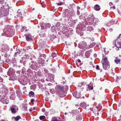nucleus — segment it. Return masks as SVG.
I'll return each mask as SVG.
<instances>
[{"instance_id": "obj_18", "label": "nucleus", "mask_w": 121, "mask_h": 121, "mask_svg": "<svg viewBox=\"0 0 121 121\" xmlns=\"http://www.w3.org/2000/svg\"><path fill=\"white\" fill-rule=\"evenodd\" d=\"M86 86H87V88L89 89L92 90L93 89V86L91 84L86 85Z\"/></svg>"}, {"instance_id": "obj_5", "label": "nucleus", "mask_w": 121, "mask_h": 121, "mask_svg": "<svg viewBox=\"0 0 121 121\" xmlns=\"http://www.w3.org/2000/svg\"><path fill=\"white\" fill-rule=\"evenodd\" d=\"M10 108L12 113H16V110H17L18 109L17 107L15 105H13L11 106Z\"/></svg>"}, {"instance_id": "obj_34", "label": "nucleus", "mask_w": 121, "mask_h": 121, "mask_svg": "<svg viewBox=\"0 0 121 121\" xmlns=\"http://www.w3.org/2000/svg\"><path fill=\"white\" fill-rule=\"evenodd\" d=\"M96 69L97 70H100V69L99 68V66L97 65L96 66Z\"/></svg>"}, {"instance_id": "obj_19", "label": "nucleus", "mask_w": 121, "mask_h": 121, "mask_svg": "<svg viewBox=\"0 0 121 121\" xmlns=\"http://www.w3.org/2000/svg\"><path fill=\"white\" fill-rule=\"evenodd\" d=\"M38 62L39 64H43L44 63L43 60L42 59H39L38 61Z\"/></svg>"}, {"instance_id": "obj_39", "label": "nucleus", "mask_w": 121, "mask_h": 121, "mask_svg": "<svg viewBox=\"0 0 121 121\" xmlns=\"http://www.w3.org/2000/svg\"><path fill=\"white\" fill-rule=\"evenodd\" d=\"M83 85V83L82 82L80 83L79 84V85H78V86L81 87Z\"/></svg>"}, {"instance_id": "obj_37", "label": "nucleus", "mask_w": 121, "mask_h": 121, "mask_svg": "<svg viewBox=\"0 0 121 121\" xmlns=\"http://www.w3.org/2000/svg\"><path fill=\"white\" fill-rule=\"evenodd\" d=\"M63 3L62 2H60V3H57V4L58 5H61L63 4Z\"/></svg>"}, {"instance_id": "obj_11", "label": "nucleus", "mask_w": 121, "mask_h": 121, "mask_svg": "<svg viewBox=\"0 0 121 121\" xmlns=\"http://www.w3.org/2000/svg\"><path fill=\"white\" fill-rule=\"evenodd\" d=\"M51 121H64L63 119L60 117L55 118L53 119Z\"/></svg>"}, {"instance_id": "obj_64", "label": "nucleus", "mask_w": 121, "mask_h": 121, "mask_svg": "<svg viewBox=\"0 0 121 121\" xmlns=\"http://www.w3.org/2000/svg\"><path fill=\"white\" fill-rule=\"evenodd\" d=\"M35 10V9H34V8H33V9H32V10Z\"/></svg>"}, {"instance_id": "obj_36", "label": "nucleus", "mask_w": 121, "mask_h": 121, "mask_svg": "<svg viewBox=\"0 0 121 121\" xmlns=\"http://www.w3.org/2000/svg\"><path fill=\"white\" fill-rule=\"evenodd\" d=\"M29 94L31 95H34V93L33 91H30L29 92Z\"/></svg>"}, {"instance_id": "obj_21", "label": "nucleus", "mask_w": 121, "mask_h": 121, "mask_svg": "<svg viewBox=\"0 0 121 121\" xmlns=\"http://www.w3.org/2000/svg\"><path fill=\"white\" fill-rule=\"evenodd\" d=\"M106 69H108L109 68V62L108 61L107 59H106Z\"/></svg>"}, {"instance_id": "obj_49", "label": "nucleus", "mask_w": 121, "mask_h": 121, "mask_svg": "<svg viewBox=\"0 0 121 121\" xmlns=\"http://www.w3.org/2000/svg\"><path fill=\"white\" fill-rule=\"evenodd\" d=\"M94 57H96L97 56V55L96 54H94Z\"/></svg>"}, {"instance_id": "obj_40", "label": "nucleus", "mask_w": 121, "mask_h": 121, "mask_svg": "<svg viewBox=\"0 0 121 121\" xmlns=\"http://www.w3.org/2000/svg\"><path fill=\"white\" fill-rule=\"evenodd\" d=\"M112 9H115V6H113V7H111L110 9H112Z\"/></svg>"}, {"instance_id": "obj_2", "label": "nucleus", "mask_w": 121, "mask_h": 121, "mask_svg": "<svg viewBox=\"0 0 121 121\" xmlns=\"http://www.w3.org/2000/svg\"><path fill=\"white\" fill-rule=\"evenodd\" d=\"M7 7L6 6H4V9H3L2 11L3 17H6L9 14V9L8 8H7Z\"/></svg>"}, {"instance_id": "obj_14", "label": "nucleus", "mask_w": 121, "mask_h": 121, "mask_svg": "<svg viewBox=\"0 0 121 121\" xmlns=\"http://www.w3.org/2000/svg\"><path fill=\"white\" fill-rule=\"evenodd\" d=\"M82 116L80 114L78 115L76 118V119L77 121H80L82 119Z\"/></svg>"}, {"instance_id": "obj_22", "label": "nucleus", "mask_w": 121, "mask_h": 121, "mask_svg": "<svg viewBox=\"0 0 121 121\" xmlns=\"http://www.w3.org/2000/svg\"><path fill=\"white\" fill-rule=\"evenodd\" d=\"M5 97L3 96V97H2L1 99V102H2L3 103H5Z\"/></svg>"}, {"instance_id": "obj_26", "label": "nucleus", "mask_w": 121, "mask_h": 121, "mask_svg": "<svg viewBox=\"0 0 121 121\" xmlns=\"http://www.w3.org/2000/svg\"><path fill=\"white\" fill-rule=\"evenodd\" d=\"M1 86L2 87V88L3 89H6L7 88L6 87V86L4 85L2 83L1 84Z\"/></svg>"}, {"instance_id": "obj_44", "label": "nucleus", "mask_w": 121, "mask_h": 121, "mask_svg": "<svg viewBox=\"0 0 121 121\" xmlns=\"http://www.w3.org/2000/svg\"><path fill=\"white\" fill-rule=\"evenodd\" d=\"M42 56L44 57H45L46 56V55L45 54H43L42 55Z\"/></svg>"}, {"instance_id": "obj_4", "label": "nucleus", "mask_w": 121, "mask_h": 121, "mask_svg": "<svg viewBox=\"0 0 121 121\" xmlns=\"http://www.w3.org/2000/svg\"><path fill=\"white\" fill-rule=\"evenodd\" d=\"M101 63L103 65V69L105 70L106 69V57L103 56V59L101 61Z\"/></svg>"}, {"instance_id": "obj_17", "label": "nucleus", "mask_w": 121, "mask_h": 121, "mask_svg": "<svg viewBox=\"0 0 121 121\" xmlns=\"http://www.w3.org/2000/svg\"><path fill=\"white\" fill-rule=\"evenodd\" d=\"M57 87L58 88L60 89L61 91H64V87L61 86L60 85H58L57 86Z\"/></svg>"}, {"instance_id": "obj_28", "label": "nucleus", "mask_w": 121, "mask_h": 121, "mask_svg": "<svg viewBox=\"0 0 121 121\" xmlns=\"http://www.w3.org/2000/svg\"><path fill=\"white\" fill-rule=\"evenodd\" d=\"M27 27H26L25 26H23V27L21 29V30L22 32H23L24 30L25 31V30H26V28Z\"/></svg>"}, {"instance_id": "obj_43", "label": "nucleus", "mask_w": 121, "mask_h": 121, "mask_svg": "<svg viewBox=\"0 0 121 121\" xmlns=\"http://www.w3.org/2000/svg\"><path fill=\"white\" fill-rule=\"evenodd\" d=\"M34 101V100L33 99H31V103H33Z\"/></svg>"}, {"instance_id": "obj_58", "label": "nucleus", "mask_w": 121, "mask_h": 121, "mask_svg": "<svg viewBox=\"0 0 121 121\" xmlns=\"http://www.w3.org/2000/svg\"><path fill=\"white\" fill-rule=\"evenodd\" d=\"M89 28H91L89 26L88 27H87V30H88V29H89Z\"/></svg>"}, {"instance_id": "obj_42", "label": "nucleus", "mask_w": 121, "mask_h": 121, "mask_svg": "<svg viewBox=\"0 0 121 121\" xmlns=\"http://www.w3.org/2000/svg\"><path fill=\"white\" fill-rule=\"evenodd\" d=\"M50 75L51 76L52 78H53L54 77V75L53 74H51Z\"/></svg>"}, {"instance_id": "obj_50", "label": "nucleus", "mask_w": 121, "mask_h": 121, "mask_svg": "<svg viewBox=\"0 0 121 121\" xmlns=\"http://www.w3.org/2000/svg\"><path fill=\"white\" fill-rule=\"evenodd\" d=\"M77 60H78V61L79 62H80V63L81 62V60H80V59H77Z\"/></svg>"}, {"instance_id": "obj_54", "label": "nucleus", "mask_w": 121, "mask_h": 121, "mask_svg": "<svg viewBox=\"0 0 121 121\" xmlns=\"http://www.w3.org/2000/svg\"><path fill=\"white\" fill-rule=\"evenodd\" d=\"M31 62L32 63H35V61L34 60H31Z\"/></svg>"}, {"instance_id": "obj_51", "label": "nucleus", "mask_w": 121, "mask_h": 121, "mask_svg": "<svg viewBox=\"0 0 121 121\" xmlns=\"http://www.w3.org/2000/svg\"><path fill=\"white\" fill-rule=\"evenodd\" d=\"M65 88L66 90H68V87L67 86H65Z\"/></svg>"}, {"instance_id": "obj_16", "label": "nucleus", "mask_w": 121, "mask_h": 121, "mask_svg": "<svg viewBox=\"0 0 121 121\" xmlns=\"http://www.w3.org/2000/svg\"><path fill=\"white\" fill-rule=\"evenodd\" d=\"M90 53L89 51H86L85 53V56L86 58H88L90 56Z\"/></svg>"}, {"instance_id": "obj_6", "label": "nucleus", "mask_w": 121, "mask_h": 121, "mask_svg": "<svg viewBox=\"0 0 121 121\" xmlns=\"http://www.w3.org/2000/svg\"><path fill=\"white\" fill-rule=\"evenodd\" d=\"M26 12L24 11H22L21 12H17L18 16L20 17H23L25 16Z\"/></svg>"}, {"instance_id": "obj_25", "label": "nucleus", "mask_w": 121, "mask_h": 121, "mask_svg": "<svg viewBox=\"0 0 121 121\" xmlns=\"http://www.w3.org/2000/svg\"><path fill=\"white\" fill-rule=\"evenodd\" d=\"M36 85L34 84L30 87V88L31 89L33 90H35L36 88Z\"/></svg>"}, {"instance_id": "obj_57", "label": "nucleus", "mask_w": 121, "mask_h": 121, "mask_svg": "<svg viewBox=\"0 0 121 121\" xmlns=\"http://www.w3.org/2000/svg\"><path fill=\"white\" fill-rule=\"evenodd\" d=\"M29 111L30 112H31L32 111V109H29Z\"/></svg>"}, {"instance_id": "obj_20", "label": "nucleus", "mask_w": 121, "mask_h": 121, "mask_svg": "<svg viewBox=\"0 0 121 121\" xmlns=\"http://www.w3.org/2000/svg\"><path fill=\"white\" fill-rule=\"evenodd\" d=\"M59 39L58 38H57L56 37L54 38L53 40L52 41L54 43L58 42L59 41Z\"/></svg>"}, {"instance_id": "obj_38", "label": "nucleus", "mask_w": 121, "mask_h": 121, "mask_svg": "<svg viewBox=\"0 0 121 121\" xmlns=\"http://www.w3.org/2000/svg\"><path fill=\"white\" fill-rule=\"evenodd\" d=\"M4 0H0V4H2L4 2Z\"/></svg>"}, {"instance_id": "obj_46", "label": "nucleus", "mask_w": 121, "mask_h": 121, "mask_svg": "<svg viewBox=\"0 0 121 121\" xmlns=\"http://www.w3.org/2000/svg\"><path fill=\"white\" fill-rule=\"evenodd\" d=\"M109 4L110 6L113 4V3L111 2H110L109 3Z\"/></svg>"}, {"instance_id": "obj_59", "label": "nucleus", "mask_w": 121, "mask_h": 121, "mask_svg": "<svg viewBox=\"0 0 121 121\" xmlns=\"http://www.w3.org/2000/svg\"><path fill=\"white\" fill-rule=\"evenodd\" d=\"M117 121H121V119H120L117 120Z\"/></svg>"}, {"instance_id": "obj_9", "label": "nucleus", "mask_w": 121, "mask_h": 121, "mask_svg": "<svg viewBox=\"0 0 121 121\" xmlns=\"http://www.w3.org/2000/svg\"><path fill=\"white\" fill-rule=\"evenodd\" d=\"M61 92H59L58 94H59V96L61 97H64L65 96V94L64 92V91H61Z\"/></svg>"}, {"instance_id": "obj_52", "label": "nucleus", "mask_w": 121, "mask_h": 121, "mask_svg": "<svg viewBox=\"0 0 121 121\" xmlns=\"http://www.w3.org/2000/svg\"><path fill=\"white\" fill-rule=\"evenodd\" d=\"M95 43H92L91 44V45H92L94 46H95Z\"/></svg>"}, {"instance_id": "obj_45", "label": "nucleus", "mask_w": 121, "mask_h": 121, "mask_svg": "<svg viewBox=\"0 0 121 121\" xmlns=\"http://www.w3.org/2000/svg\"><path fill=\"white\" fill-rule=\"evenodd\" d=\"M109 30L111 32L113 30L112 29L110 28L109 29Z\"/></svg>"}, {"instance_id": "obj_47", "label": "nucleus", "mask_w": 121, "mask_h": 121, "mask_svg": "<svg viewBox=\"0 0 121 121\" xmlns=\"http://www.w3.org/2000/svg\"><path fill=\"white\" fill-rule=\"evenodd\" d=\"M77 13L78 15H79V14L80 12L79 10H77Z\"/></svg>"}, {"instance_id": "obj_62", "label": "nucleus", "mask_w": 121, "mask_h": 121, "mask_svg": "<svg viewBox=\"0 0 121 121\" xmlns=\"http://www.w3.org/2000/svg\"><path fill=\"white\" fill-rule=\"evenodd\" d=\"M10 70L9 69L8 71V73H10Z\"/></svg>"}, {"instance_id": "obj_3", "label": "nucleus", "mask_w": 121, "mask_h": 121, "mask_svg": "<svg viewBox=\"0 0 121 121\" xmlns=\"http://www.w3.org/2000/svg\"><path fill=\"white\" fill-rule=\"evenodd\" d=\"M87 45L86 43L84 41L81 42L79 44L78 47L81 49L85 48Z\"/></svg>"}, {"instance_id": "obj_33", "label": "nucleus", "mask_w": 121, "mask_h": 121, "mask_svg": "<svg viewBox=\"0 0 121 121\" xmlns=\"http://www.w3.org/2000/svg\"><path fill=\"white\" fill-rule=\"evenodd\" d=\"M24 109H23V110H24V111H25V112L26 113H27V107H24Z\"/></svg>"}, {"instance_id": "obj_15", "label": "nucleus", "mask_w": 121, "mask_h": 121, "mask_svg": "<svg viewBox=\"0 0 121 121\" xmlns=\"http://www.w3.org/2000/svg\"><path fill=\"white\" fill-rule=\"evenodd\" d=\"M80 106L84 108H86V104L85 103H82L80 104Z\"/></svg>"}, {"instance_id": "obj_41", "label": "nucleus", "mask_w": 121, "mask_h": 121, "mask_svg": "<svg viewBox=\"0 0 121 121\" xmlns=\"http://www.w3.org/2000/svg\"><path fill=\"white\" fill-rule=\"evenodd\" d=\"M3 81V79L2 78L0 77V82H2Z\"/></svg>"}, {"instance_id": "obj_48", "label": "nucleus", "mask_w": 121, "mask_h": 121, "mask_svg": "<svg viewBox=\"0 0 121 121\" xmlns=\"http://www.w3.org/2000/svg\"><path fill=\"white\" fill-rule=\"evenodd\" d=\"M99 115V113L98 112V111L97 112H96V116H98Z\"/></svg>"}, {"instance_id": "obj_27", "label": "nucleus", "mask_w": 121, "mask_h": 121, "mask_svg": "<svg viewBox=\"0 0 121 121\" xmlns=\"http://www.w3.org/2000/svg\"><path fill=\"white\" fill-rule=\"evenodd\" d=\"M72 94L73 95V96L74 97H76L77 98L78 97L77 96V95H77V93L76 92V91H74L72 93Z\"/></svg>"}, {"instance_id": "obj_35", "label": "nucleus", "mask_w": 121, "mask_h": 121, "mask_svg": "<svg viewBox=\"0 0 121 121\" xmlns=\"http://www.w3.org/2000/svg\"><path fill=\"white\" fill-rule=\"evenodd\" d=\"M50 92L52 94H54V90L53 89H51L50 90Z\"/></svg>"}, {"instance_id": "obj_12", "label": "nucleus", "mask_w": 121, "mask_h": 121, "mask_svg": "<svg viewBox=\"0 0 121 121\" xmlns=\"http://www.w3.org/2000/svg\"><path fill=\"white\" fill-rule=\"evenodd\" d=\"M94 9L96 11L99 10L100 9V7L98 4H96L94 7Z\"/></svg>"}, {"instance_id": "obj_60", "label": "nucleus", "mask_w": 121, "mask_h": 121, "mask_svg": "<svg viewBox=\"0 0 121 121\" xmlns=\"http://www.w3.org/2000/svg\"><path fill=\"white\" fill-rule=\"evenodd\" d=\"M30 60H33V59H32V58H30Z\"/></svg>"}, {"instance_id": "obj_23", "label": "nucleus", "mask_w": 121, "mask_h": 121, "mask_svg": "<svg viewBox=\"0 0 121 121\" xmlns=\"http://www.w3.org/2000/svg\"><path fill=\"white\" fill-rule=\"evenodd\" d=\"M16 51L17 52H16L14 54V56H15V55H17V54L18 53V54H19L21 52L20 51V49H16Z\"/></svg>"}, {"instance_id": "obj_13", "label": "nucleus", "mask_w": 121, "mask_h": 121, "mask_svg": "<svg viewBox=\"0 0 121 121\" xmlns=\"http://www.w3.org/2000/svg\"><path fill=\"white\" fill-rule=\"evenodd\" d=\"M93 17H94L92 16V17H89L88 18H87V19H88V22H89V23H91L92 22H93L94 20Z\"/></svg>"}, {"instance_id": "obj_61", "label": "nucleus", "mask_w": 121, "mask_h": 121, "mask_svg": "<svg viewBox=\"0 0 121 121\" xmlns=\"http://www.w3.org/2000/svg\"><path fill=\"white\" fill-rule=\"evenodd\" d=\"M67 114V113H66V112H65V115H66Z\"/></svg>"}, {"instance_id": "obj_8", "label": "nucleus", "mask_w": 121, "mask_h": 121, "mask_svg": "<svg viewBox=\"0 0 121 121\" xmlns=\"http://www.w3.org/2000/svg\"><path fill=\"white\" fill-rule=\"evenodd\" d=\"M24 35L26 37V40L27 41H30L31 40L32 38L30 34H28L27 35L26 34H25Z\"/></svg>"}, {"instance_id": "obj_24", "label": "nucleus", "mask_w": 121, "mask_h": 121, "mask_svg": "<svg viewBox=\"0 0 121 121\" xmlns=\"http://www.w3.org/2000/svg\"><path fill=\"white\" fill-rule=\"evenodd\" d=\"M20 118H21V117L20 116H18L15 118V121H18Z\"/></svg>"}, {"instance_id": "obj_29", "label": "nucleus", "mask_w": 121, "mask_h": 121, "mask_svg": "<svg viewBox=\"0 0 121 121\" xmlns=\"http://www.w3.org/2000/svg\"><path fill=\"white\" fill-rule=\"evenodd\" d=\"M115 62L117 64H118L120 62V59H115L114 60Z\"/></svg>"}, {"instance_id": "obj_7", "label": "nucleus", "mask_w": 121, "mask_h": 121, "mask_svg": "<svg viewBox=\"0 0 121 121\" xmlns=\"http://www.w3.org/2000/svg\"><path fill=\"white\" fill-rule=\"evenodd\" d=\"M100 104H99L98 106L96 105V106L94 108V109L93 110V108L92 109V112L93 113H94V114H95V115L96 116V112H97L98 111V108L100 107Z\"/></svg>"}, {"instance_id": "obj_32", "label": "nucleus", "mask_w": 121, "mask_h": 121, "mask_svg": "<svg viewBox=\"0 0 121 121\" xmlns=\"http://www.w3.org/2000/svg\"><path fill=\"white\" fill-rule=\"evenodd\" d=\"M27 28H26V30H25V31H26L27 30H29L30 29V26H27Z\"/></svg>"}, {"instance_id": "obj_1", "label": "nucleus", "mask_w": 121, "mask_h": 121, "mask_svg": "<svg viewBox=\"0 0 121 121\" xmlns=\"http://www.w3.org/2000/svg\"><path fill=\"white\" fill-rule=\"evenodd\" d=\"M116 46L118 48L117 50H119V48H121V34H120L119 37L116 40L115 42Z\"/></svg>"}, {"instance_id": "obj_30", "label": "nucleus", "mask_w": 121, "mask_h": 121, "mask_svg": "<svg viewBox=\"0 0 121 121\" xmlns=\"http://www.w3.org/2000/svg\"><path fill=\"white\" fill-rule=\"evenodd\" d=\"M39 118L40 120H42L43 119H44L45 118V116H41L39 117Z\"/></svg>"}, {"instance_id": "obj_55", "label": "nucleus", "mask_w": 121, "mask_h": 121, "mask_svg": "<svg viewBox=\"0 0 121 121\" xmlns=\"http://www.w3.org/2000/svg\"><path fill=\"white\" fill-rule=\"evenodd\" d=\"M41 81H42V82H44V80L43 79H41Z\"/></svg>"}, {"instance_id": "obj_63", "label": "nucleus", "mask_w": 121, "mask_h": 121, "mask_svg": "<svg viewBox=\"0 0 121 121\" xmlns=\"http://www.w3.org/2000/svg\"><path fill=\"white\" fill-rule=\"evenodd\" d=\"M1 121H5V120H1Z\"/></svg>"}, {"instance_id": "obj_31", "label": "nucleus", "mask_w": 121, "mask_h": 121, "mask_svg": "<svg viewBox=\"0 0 121 121\" xmlns=\"http://www.w3.org/2000/svg\"><path fill=\"white\" fill-rule=\"evenodd\" d=\"M56 54L55 53H52V56L53 58L56 56Z\"/></svg>"}, {"instance_id": "obj_56", "label": "nucleus", "mask_w": 121, "mask_h": 121, "mask_svg": "<svg viewBox=\"0 0 121 121\" xmlns=\"http://www.w3.org/2000/svg\"><path fill=\"white\" fill-rule=\"evenodd\" d=\"M92 99L93 100H95V97H93L92 98Z\"/></svg>"}, {"instance_id": "obj_10", "label": "nucleus", "mask_w": 121, "mask_h": 121, "mask_svg": "<svg viewBox=\"0 0 121 121\" xmlns=\"http://www.w3.org/2000/svg\"><path fill=\"white\" fill-rule=\"evenodd\" d=\"M4 6H1L0 8V18L3 17L2 11L3 9H4Z\"/></svg>"}, {"instance_id": "obj_53", "label": "nucleus", "mask_w": 121, "mask_h": 121, "mask_svg": "<svg viewBox=\"0 0 121 121\" xmlns=\"http://www.w3.org/2000/svg\"><path fill=\"white\" fill-rule=\"evenodd\" d=\"M80 9V8L79 7H77V10H79V9Z\"/></svg>"}]
</instances>
